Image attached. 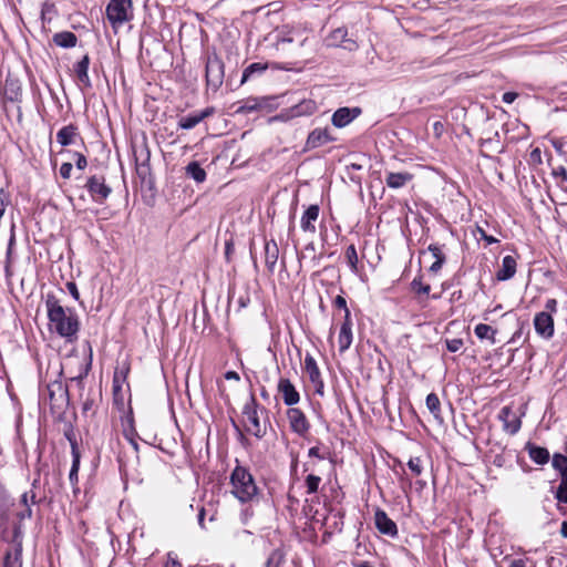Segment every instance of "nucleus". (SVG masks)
<instances>
[{
	"mask_svg": "<svg viewBox=\"0 0 567 567\" xmlns=\"http://www.w3.org/2000/svg\"><path fill=\"white\" fill-rule=\"evenodd\" d=\"M45 307L54 331L70 342L75 340L80 326L78 317L71 310L64 309L53 295L47 296Z\"/></svg>",
	"mask_w": 567,
	"mask_h": 567,
	"instance_id": "nucleus-1",
	"label": "nucleus"
},
{
	"mask_svg": "<svg viewBox=\"0 0 567 567\" xmlns=\"http://www.w3.org/2000/svg\"><path fill=\"white\" fill-rule=\"evenodd\" d=\"M230 484L233 486V494L241 503L251 501L257 494V486L252 475L249 471L240 465H237L230 475Z\"/></svg>",
	"mask_w": 567,
	"mask_h": 567,
	"instance_id": "nucleus-2",
	"label": "nucleus"
},
{
	"mask_svg": "<svg viewBox=\"0 0 567 567\" xmlns=\"http://www.w3.org/2000/svg\"><path fill=\"white\" fill-rule=\"evenodd\" d=\"M106 18L114 31L134 18L132 0H110L105 9Z\"/></svg>",
	"mask_w": 567,
	"mask_h": 567,
	"instance_id": "nucleus-3",
	"label": "nucleus"
},
{
	"mask_svg": "<svg viewBox=\"0 0 567 567\" xmlns=\"http://www.w3.org/2000/svg\"><path fill=\"white\" fill-rule=\"evenodd\" d=\"M257 408V401L255 396L251 395L243 408V415L245 419L244 426L246 432L252 434L257 439H262L266 435V427H262L260 424Z\"/></svg>",
	"mask_w": 567,
	"mask_h": 567,
	"instance_id": "nucleus-4",
	"label": "nucleus"
},
{
	"mask_svg": "<svg viewBox=\"0 0 567 567\" xmlns=\"http://www.w3.org/2000/svg\"><path fill=\"white\" fill-rule=\"evenodd\" d=\"M9 547L3 557L2 567H22V530L20 525H14Z\"/></svg>",
	"mask_w": 567,
	"mask_h": 567,
	"instance_id": "nucleus-5",
	"label": "nucleus"
},
{
	"mask_svg": "<svg viewBox=\"0 0 567 567\" xmlns=\"http://www.w3.org/2000/svg\"><path fill=\"white\" fill-rule=\"evenodd\" d=\"M52 413L62 414L69 406V390L62 381H53L47 386Z\"/></svg>",
	"mask_w": 567,
	"mask_h": 567,
	"instance_id": "nucleus-6",
	"label": "nucleus"
},
{
	"mask_svg": "<svg viewBox=\"0 0 567 567\" xmlns=\"http://www.w3.org/2000/svg\"><path fill=\"white\" fill-rule=\"evenodd\" d=\"M206 82L213 91H217L224 82V63L216 55H209L206 62Z\"/></svg>",
	"mask_w": 567,
	"mask_h": 567,
	"instance_id": "nucleus-7",
	"label": "nucleus"
},
{
	"mask_svg": "<svg viewBox=\"0 0 567 567\" xmlns=\"http://www.w3.org/2000/svg\"><path fill=\"white\" fill-rule=\"evenodd\" d=\"M84 187L87 189L93 202L103 204L112 193L103 175H92L86 179Z\"/></svg>",
	"mask_w": 567,
	"mask_h": 567,
	"instance_id": "nucleus-8",
	"label": "nucleus"
},
{
	"mask_svg": "<svg viewBox=\"0 0 567 567\" xmlns=\"http://www.w3.org/2000/svg\"><path fill=\"white\" fill-rule=\"evenodd\" d=\"M133 153H134V157H135L137 175L144 179L151 172V167H150L151 153H150V150H148L146 143H143L140 146H135L133 148Z\"/></svg>",
	"mask_w": 567,
	"mask_h": 567,
	"instance_id": "nucleus-9",
	"label": "nucleus"
},
{
	"mask_svg": "<svg viewBox=\"0 0 567 567\" xmlns=\"http://www.w3.org/2000/svg\"><path fill=\"white\" fill-rule=\"evenodd\" d=\"M534 327L537 334L544 339H550L554 336V319L547 311L536 313Z\"/></svg>",
	"mask_w": 567,
	"mask_h": 567,
	"instance_id": "nucleus-10",
	"label": "nucleus"
},
{
	"mask_svg": "<svg viewBox=\"0 0 567 567\" xmlns=\"http://www.w3.org/2000/svg\"><path fill=\"white\" fill-rule=\"evenodd\" d=\"M12 506L10 496L0 487V539L9 540L7 537L9 525V512Z\"/></svg>",
	"mask_w": 567,
	"mask_h": 567,
	"instance_id": "nucleus-11",
	"label": "nucleus"
},
{
	"mask_svg": "<svg viewBox=\"0 0 567 567\" xmlns=\"http://www.w3.org/2000/svg\"><path fill=\"white\" fill-rule=\"evenodd\" d=\"M287 417L289 420L290 427L295 433L301 436L308 433L310 424L301 410L290 408L287 411Z\"/></svg>",
	"mask_w": 567,
	"mask_h": 567,
	"instance_id": "nucleus-12",
	"label": "nucleus"
},
{
	"mask_svg": "<svg viewBox=\"0 0 567 567\" xmlns=\"http://www.w3.org/2000/svg\"><path fill=\"white\" fill-rule=\"evenodd\" d=\"M374 524L377 529L389 537L398 536L396 524L388 516V514L378 508L374 513Z\"/></svg>",
	"mask_w": 567,
	"mask_h": 567,
	"instance_id": "nucleus-13",
	"label": "nucleus"
},
{
	"mask_svg": "<svg viewBox=\"0 0 567 567\" xmlns=\"http://www.w3.org/2000/svg\"><path fill=\"white\" fill-rule=\"evenodd\" d=\"M498 419L503 422V429L511 435L516 434L520 426V419L513 412L509 406H504L499 411Z\"/></svg>",
	"mask_w": 567,
	"mask_h": 567,
	"instance_id": "nucleus-14",
	"label": "nucleus"
},
{
	"mask_svg": "<svg viewBox=\"0 0 567 567\" xmlns=\"http://www.w3.org/2000/svg\"><path fill=\"white\" fill-rule=\"evenodd\" d=\"M360 114V107H340L332 114L331 122L333 126L341 128L350 124Z\"/></svg>",
	"mask_w": 567,
	"mask_h": 567,
	"instance_id": "nucleus-15",
	"label": "nucleus"
},
{
	"mask_svg": "<svg viewBox=\"0 0 567 567\" xmlns=\"http://www.w3.org/2000/svg\"><path fill=\"white\" fill-rule=\"evenodd\" d=\"M278 392L282 395L284 403L288 406L297 404L300 400L299 392L289 379L281 378L279 380Z\"/></svg>",
	"mask_w": 567,
	"mask_h": 567,
	"instance_id": "nucleus-16",
	"label": "nucleus"
},
{
	"mask_svg": "<svg viewBox=\"0 0 567 567\" xmlns=\"http://www.w3.org/2000/svg\"><path fill=\"white\" fill-rule=\"evenodd\" d=\"M3 99L10 102H19L22 96V84L19 79L8 76L2 87Z\"/></svg>",
	"mask_w": 567,
	"mask_h": 567,
	"instance_id": "nucleus-17",
	"label": "nucleus"
},
{
	"mask_svg": "<svg viewBox=\"0 0 567 567\" xmlns=\"http://www.w3.org/2000/svg\"><path fill=\"white\" fill-rule=\"evenodd\" d=\"M213 113L214 107H206L203 111L193 112L186 116H182L178 121V126L183 130H192Z\"/></svg>",
	"mask_w": 567,
	"mask_h": 567,
	"instance_id": "nucleus-18",
	"label": "nucleus"
},
{
	"mask_svg": "<svg viewBox=\"0 0 567 567\" xmlns=\"http://www.w3.org/2000/svg\"><path fill=\"white\" fill-rule=\"evenodd\" d=\"M130 371L128 367H123L121 369H116L113 377V399L116 404L123 405L124 395L122 391V386L126 381L127 373Z\"/></svg>",
	"mask_w": 567,
	"mask_h": 567,
	"instance_id": "nucleus-19",
	"label": "nucleus"
},
{
	"mask_svg": "<svg viewBox=\"0 0 567 567\" xmlns=\"http://www.w3.org/2000/svg\"><path fill=\"white\" fill-rule=\"evenodd\" d=\"M338 343L340 352L348 350L352 343V322L350 310H347V316H344V321L341 324Z\"/></svg>",
	"mask_w": 567,
	"mask_h": 567,
	"instance_id": "nucleus-20",
	"label": "nucleus"
},
{
	"mask_svg": "<svg viewBox=\"0 0 567 567\" xmlns=\"http://www.w3.org/2000/svg\"><path fill=\"white\" fill-rule=\"evenodd\" d=\"M264 258L267 270L269 274H274L279 258V247L274 239L265 243Z\"/></svg>",
	"mask_w": 567,
	"mask_h": 567,
	"instance_id": "nucleus-21",
	"label": "nucleus"
},
{
	"mask_svg": "<svg viewBox=\"0 0 567 567\" xmlns=\"http://www.w3.org/2000/svg\"><path fill=\"white\" fill-rule=\"evenodd\" d=\"M332 141L334 138L330 135L328 128H316L308 135L307 147L317 148Z\"/></svg>",
	"mask_w": 567,
	"mask_h": 567,
	"instance_id": "nucleus-22",
	"label": "nucleus"
},
{
	"mask_svg": "<svg viewBox=\"0 0 567 567\" xmlns=\"http://www.w3.org/2000/svg\"><path fill=\"white\" fill-rule=\"evenodd\" d=\"M319 212H320V209H319L318 205H310L306 209V212L303 213L301 220H300L301 229L305 233H311V234L316 233L315 221L319 217Z\"/></svg>",
	"mask_w": 567,
	"mask_h": 567,
	"instance_id": "nucleus-23",
	"label": "nucleus"
},
{
	"mask_svg": "<svg viewBox=\"0 0 567 567\" xmlns=\"http://www.w3.org/2000/svg\"><path fill=\"white\" fill-rule=\"evenodd\" d=\"M516 266H517V262L513 256H511V255L505 256L502 260L501 268L496 272L497 280L505 281V280L513 278L516 272Z\"/></svg>",
	"mask_w": 567,
	"mask_h": 567,
	"instance_id": "nucleus-24",
	"label": "nucleus"
},
{
	"mask_svg": "<svg viewBox=\"0 0 567 567\" xmlns=\"http://www.w3.org/2000/svg\"><path fill=\"white\" fill-rule=\"evenodd\" d=\"M525 450L528 452L530 460L538 465L548 463L550 458L549 452L546 447L535 445L530 442L526 444Z\"/></svg>",
	"mask_w": 567,
	"mask_h": 567,
	"instance_id": "nucleus-25",
	"label": "nucleus"
},
{
	"mask_svg": "<svg viewBox=\"0 0 567 567\" xmlns=\"http://www.w3.org/2000/svg\"><path fill=\"white\" fill-rule=\"evenodd\" d=\"M78 137H80L78 127L73 124L63 126L56 133V141L62 146H68L75 143Z\"/></svg>",
	"mask_w": 567,
	"mask_h": 567,
	"instance_id": "nucleus-26",
	"label": "nucleus"
},
{
	"mask_svg": "<svg viewBox=\"0 0 567 567\" xmlns=\"http://www.w3.org/2000/svg\"><path fill=\"white\" fill-rule=\"evenodd\" d=\"M89 65H90V58L87 54H85L76 64L74 65V72L78 78V81L84 86V87H91V80L89 76Z\"/></svg>",
	"mask_w": 567,
	"mask_h": 567,
	"instance_id": "nucleus-27",
	"label": "nucleus"
},
{
	"mask_svg": "<svg viewBox=\"0 0 567 567\" xmlns=\"http://www.w3.org/2000/svg\"><path fill=\"white\" fill-rule=\"evenodd\" d=\"M413 179V175L408 172L389 173L385 177V183L390 188H401Z\"/></svg>",
	"mask_w": 567,
	"mask_h": 567,
	"instance_id": "nucleus-28",
	"label": "nucleus"
},
{
	"mask_svg": "<svg viewBox=\"0 0 567 567\" xmlns=\"http://www.w3.org/2000/svg\"><path fill=\"white\" fill-rule=\"evenodd\" d=\"M305 370L309 375V379L315 384L322 385L321 373L315 358L307 353L305 357Z\"/></svg>",
	"mask_w": 567,
	"mask_h": 567,
	"instance_id": "nucleus-29",
	"label": "nucleus"
},
{
	"mask_svg": "<svg viewBox=\"0 0 567 567\" xmlns=\"http://www.w3.org/2000/svg\"><path fill=\"white\" fill-rule=\"evenodd\" d=\"M53 42L61 48H73L76 45L78 37L70 31H63L53 35Z\"/></svg>",
	"mask_w": 567,
	"mask_h": 567,
	"instance_id": "nucleus-30",
	"label": "nucleus"
},
{
	"mask_svg": "<svg viewBox=\"0 0 567 567\" xmlns=\"http://www.w3.org/2000/svg\"><path fill=\"white\" fill-rule=\"evenodd\" d=\"M185 173L188 177L193 178L197 183H203L206 179V172L205 169L199 165L198 162H190L185 167Z\"/></svg>",
	"mask_w": 567,
	"mask_h": 567,
	"instance_id": "nucleus-31",
	"label": "nucleus"
},
{
	"mask_svg": "<svg viewBox=\"0 0 567 567\" xmlns=\"http://www.w3.org/2000/svg\"><path fill=\"white\" fill-rule=\"evenodd\" d=\"M317 104L312 100H303L292 107V113L296 116L311 115L316 112Z\"/></svg>",
	"mask_w": 567,
	"mask_h": 567,
	"instance_id": "nucleus-32",
	"label": "nucleus"
},
{
	"mask_svg": "<svg viewBox=\"0 0 567 567\" xmlns=\"http://www.w3.org/2000/svg\"><path fill=\"white\" fill-rule=\"evenodd\" d=\"M474 332L478 339H488L492 343H495L496 330H494L491 326L480 323L475 327Z\"/></svg>",
	"mask_w": 567,
	"mask_h": 567,
	"instance_id": "nucleus-33",
	"label": "nucleus"
},
{
	"mask_svg": "<svg viewBox=\"0 0 567 567\" xmlns=\"http://www.w3.org/2000/svg\"><path fill=\"white\" fill-rule=\"evenodd\" d=\"M426 408L434 415L435 419L440 417L441 402L435 393H430L426 396Z\"/></svg>",
	"mask_w": 567,
	"mask_h": 567,
	"instance_id": "nucleus-34",
	"label": "nucleus"
},
{
	"mask_svg": "<svg viewBox=\"0 0 567 567\" xmlns=\"http://www.w3.org/2000/svg\"><path fill=\"white\" fill-rule=\"evenodd\" d=\"M285 560V554L281 549H274L268 556L265 567H280Z\"/></svg>",
	"mask_w": 567,
	"mask_h": 567,
	"instance_id": "nucleus-35",
	"label": "nucleus"
},
{
	"mask_svg": "<svg viewBox=\"0 0 567 567\" xmlns=\"http://www.w3.org/2000/svg\"><path fill=\"white\" fill-rule=\"evenodd\" d=\"M64 436L70 442L72 456L80 455L75 433L71 424L65 426Z\"/></svg>",
	"mask_w": 567,
	"mask_h": 567,
	"instance_id": "nucleus-36",
	"label": "nucleus"
},
{
	"mask_svg": "<svg viewBox=\"0 0 567 567\" xmlns=\"http://www.w3.org/2000/svg\"><path fill=\"white\" fill-rule=\"evenodd\" d=\"M320 483H321L320 476L315 475V474H309L305 480V484L307 487V494L317 493L319 489Z\"/></svg>",
	"mask_w": 567,
	"mask_h": 567,
	"instance_id": "nucleus-37",
	"label": "nucleus"
},
{
	"mask_svg": "<svg viewBox=\"0 0 567 567\" xmlns=\"http://www.w3.org/2000/svg\"><path fill=\"white\" fill-rule=\"evenodd\" d=\"M346 35H347V30H346V29H343V28H338V29H336V30L331 33V39H333V40H338V41H340V40H341L342 42H348V43H349V45H344V48H346V49H349V50H353V49H355V48H357L355 42H354V41H352V40H346V39H344V38H346Z\"/></svg>",
	"mask_w": 567,
	"mask_h": 567,
	"instance_id": "nucleus-38",
	"label": "nucleus"
},
{
	"mask_svg": "<svg viewBox=\"0 0 567 567\" xmlns=\"http://www.w3.org/2000/svg\"><path fill=\"white\" fill-rule=\"evenodd\" d=\"M346 258L352 271L358 270V254L354 245H350L346 250Z\"/></svg>",
	"mask_w": 567,
	"mask_h": 567,
	"instance_id": "nucleus-39",
	"label": "nucleus"
},
{
	"mask_svg": "<svg viewBox=\"0 0 567 567\" xmlns=\"http://www.w3.org/2000/svg\"><path fill=\"white\" fill-rule=\"evenodd\" d=\"M266 65H262L260 63H251L250 65H248L244 72H243V78H241V83H245L252 73L255 72H261V71H265L266 70Z\"/></svg>",
	"mask_w": 567,
	"mask_h": 567,
	"instance_id": "nucleus-40",
	"label": "nucleus"
},
{
	"mask_svg": "<svg viewBox=\"0 0 567 567\" xmlns=\"http://www.w3.org/2000/svg\"><path fill=\"white\" fill-rule=\"evenodd\" d=\"M412 290L419 295H429L431 291L430 285H424L421 278H414L411 282Z\"/></svg>",
	"mask_w": 567,
	"mask_h": 567,
	"instance_id": "nucleus-41",
	"label": "nucleus"
},
{
	"mask_svg": "<svg viewBox=\"0 0 567 567\" xmlns=\"http://www.w3.org/2000/svg\"><path fill=\"white\" fill-rule=\"evenodd\" d=\"M553 467L559 472V474L561 472L565 471V468H567V456L563 455V454H559V453H556L554 454L553 456Z\"/></svg>",
	"mask_w": 567,
	"mask_h": 567,
	"instance_id": "nucleus-42",
	"label": "nucleus"
},
{
	"mask_svg": "<svg viewBox=\"0 0 567 567\" xmlns=\"http://www.w3.org/2000/svg\"><path fill=\"white\" fill-rule=\"evenodd\" d=\"M72 466H71V470H70V473H69V480L72 484H75L78 483V473H79V467H80V458H81V455H74L72 456Z\"/></svg>",
	"mask_w": 567,
	"mask_h": 567,
	"instance_id": "nucleus-43",
	"label": "nucleus"
},
{
	"mask_svg": "<svg viewBox=\"0 0 567 567\" xmlns=\"http://www.w3.org/2000/svg\"><path fill=\"white\" fill-rule=\"evenodd\" d=\"M37 503V494L33 489H30L28 492H24L21 495L20 504L27 508V506L34 505Z\"/></svg>",
	"mask_w": 567,
	"mask_h": 567,
	"instance_id": "nucleus-44",
	"label": "nucleus"
},
{
	"mask_svg": "<svg viewBox=\"0 0 567 567\" xmlns=\"http://www.w3.org/2000/svg\"><path fill=\"white\" fill-rule=\"evenodd\" d=\"M408 466L415 476L422 474L423 466L420 457H411L408 462Z\"/></svg>",
	"mask_w": 567,
	"mask_h": 567,
	"instance_id": "nucleus-45",
	"label": "nucleus"
},
{
	"mask_svg": "<svg viewBox=\"0 0 567 567\" xmlns=\"http://www.w3.org/2000/svg\"><path fill=\"white\" fill-rule=\"evenodd\" d=\"M445 344L450 352H457L463 348L464 342L462 339L455 338V339H447L445 341Z\"/></svg>",
	"mask_w": 567,
	"mask_h": 567,
	"instance_id": "nucleus-46",
	"label": "nucleus"
},
{
	"mask_svg": "<svg viewBox=\"0 0 567 567\" xmlns=\"http://www.w3.org/2000/svg\"><path fill=\"white\" fill-rule=\"evenodd\" d=\"M558 503L567 504V484H559L555 493Z\"/></svg>",
	"mask_w": 567,
	"mask_h": 567,
	"instance_id": "nucleus-47",
	"label": "nucleus"
},
{
	"mask_svg": "<svg viewBox=\"0 0 567 567\" xmlns=\"http://www.w3.org/2000/svg\"><path fill=\"white\" fill-rule=\"evenodd\" d=\"M73 157L75 159V166L79 169L82 171L87 166V159L82 153L75 152V153H73Z\"/></svg>",
	"mask_w": 567,
	"mask_h": 567,
	"instance_id": "nucleus-48",
	"label": "nucleus"
},
{
	"mask_svg": "<svg viewBox=\"0 0 567 567\" xmlns=\"http://www.w3.org/2000/svg\"><path fill=\"white\" fill-rule=\"evenodd\" d=\"M553 176L556 178H560L561 183H567V169L564 166H558L553 169Z\"/></svg>",
	"mask_w": 567,
	"mask_h": 567,
	"instance_id": "nucleus-49",
	"label": "nucleus"
},
{
	"mask_svg": "<svg viewBox=\"0 0 567 567\" xmlns=\"http://www.w3.org/2000/svg\"><path fill=\"white\" fill-rule=\"evenodd\" d=\"M429 251L435 258V260L442 259L445 260V255L442 252L441 248L436 245H430Z\"/></svg>",
	"mask_w": 567,
	"mask_h": 567,
	"instance_id": "nucleus-50",
	"label": "nucleus"
},
{
	"mask_svg": "<svg viewBox=\"0 0 567 567\" xmlns=\"http://www.w3.org/2000/svg\"><path fill=\"white\" fill-rule=\"evenodd\" d=\"M165 567H183L182 564L178 561L176 555L173 553L167 554V560L165 564Z\"/></svg>",
	"mask_w": 567,
	"mask_h": 567,
	"instance_id": "nucleus-51",
	"label": "nucleus"
},
{
	"mask_svg": "<svg viewBox=\"0 0 567 567\" xmlns=\"http://www.w3.org/2000/svg\"><path fill=\"white\" fill-rule=\"evenodd\" d=\"M72 168L73 166L71 163H63L60 167V175L65 179L70 178Z\"/></svg>",
	"mask_w": 567,
	"mask_h": 567,
	"instance_id": "nucleus-52",
	"label": "nucleus"
},
{
	"mask_svg": "<svg viewBox=\"0 0 567 567\" xmlns=\"http://www.w3.org/2000/svg\"><path fill=\"white\" fill-rule=\"evenodd\" d=\"M66 289L69 290L70 295L75 300L80 299V293H79V290H78V286H76V284L74 281H68L66 282Z\"/></svg>",
	"mask_w": 567,
	"mask_h": 567,
	"instance_id": "nucleus-53",
	"label": "nucleus"
},
{
	"mask_svg": "<svg viewBox=\"0 0 567 567\" xmlns=\"http://www.w3.org/2000/svg\"><path fill=\"white\" fill-rule=\"evenodd\" d=\"M31 516H32V508L30 506H27V508L24 507L23 509L17 512V518L20 522H22L25 518H31Z\"/></svg>",
	"mask_w": 567,
	"mask_h": 567,
	"instance_id": "nucleus-54",
	"label": "nucleus"
},
{
	"mask_svg": "<svg viewBox=\"0 0 567 567\" xmlns=\"http://www.w3.org/2000/svg\"><path fill=\"white\" fill-rule=\"evenodd\" d=\"M333 303L337 308L343 309L344 316H347V310H349V308L347 307V301L342 296H337Z\"/></svg>",
	"mask_w": 567,
	"mask_h": 567,
	"instance_id": "nucleus-55",
	"label": "nucleus"
},
{
	"mask_svg": "<svg viewBox=\"0 0 567 567\" xmlns=\"http://www.w3.org/2000/svg\"><path fill=\"white\" fill-rule=\"evenodd\" d=\"M14 244H16V235H14V226H12L11 236H10L9 244H8V249H7V259H8V261L10 260V257H11V254H12V248H13Z\"/></svg>",
	"mask_w": 567,
	"mask_h": 567,
	"instance_id": "nucleus-56",
	"label": "nucleus"
},
{
	"mask_svg": "<svg viewBox=\"0 0 567 567\" xmlns=\"http://www.w3.org/2000/svg\"><path fill=\"white\" fill-rule=\"evenodd\" d=\"M545 311L548 313H555L557 311V300L556 299H548L545 303Z\"/></svg>",
	"mask_w": 567,
	"mask_h": 567,
	"instance_id": "nucleus-57",
	"label": "nucleus"
},
{
	"mask_svg": "<svg viewBox=\"0 0 567 567\" xmlns=\"http://www.w3.org/2000/svg\"><path fill=\"white\" fill-rule=\"evenodd\" d=\"M291 42H293L292 37L285 35L282 32H280V34L278 35L276 45H277V49H279L281 45H284L286 43H291Z\"/></svg>",
	"mask_w": 567,
	"mask_h": 567,
	"instance_id": "nucleus-58",
	"label": "nucleus"
},
{
	"mask_svg": "<svg viewBox=\"0 0 567 567\" xmlns=\"http://www.w3.org/2000/svg\"><path fill=\"white\" fill-rule=\"evenodd\" d=\"M518 94L516 92H505L502 96V100L506 104L513 103L517 99Z\"/></svg>",
	"mask_w": 567,
	"mask_h": 567,
	"instance_id": "nucleus-59",
	"label": "nucleus"
},
{
	"mask_svg": "<svg viewBox=\"0 0 567 567\" xmlns=\"http://www.w3.org/2000/svg\"><path fill=\"white\" fill-rule=\"evenodd\" d=\"M257 106H258L257 103H251L248 101L238 110V112H251V111H255L257 109Z\"/></svg>",
	"mask_w": 567,
	"mask_h": 567,
	"instance_id": "nucleus-60",
	"label": "nucleus"
},
{
	"mask_svg": "<svg viewBox=\"0 0 567 567\" xmlns=\"http://www.w3.org/2000/svg\"><path fill=\"white\" fill-rule=\"evenodd\" d=\"M90 368H91V361L86 364V368H85V370H84V373H83V374H80V375H78V377H75V378H72L71 380H72V381H75L78 384H81V383H82V381H83V378L87 374V372H89Z\"/></svg>",
	"mask_w": 567,
	"mask_h": 567,
	"instance_id": "nucleus-61",
	"label": "nucleus"
},
{
	"mask_svg": "<svg viewBox=\"0 0 567 567\" xmlns=\"http://www.w3.org/2000/svg\"><path fill=\"white\" fill-rule=\"evenodd\" d=\"M444 261H445V260H442V259L435 260V261L431 265L430 270H431L432 272H437V271L442 268V266H443Z\"/></svg>",
	"mask_w": 567,
	"mask_h": 567,
	"instance_id": "nucleus-62",
	"label": "nucleus"
},
{
	"mask_svg": "<svg viewBox=\"0 0 567 567\" xmlns=\"http://www.w3.org/2000/svg\"><path fill=\"white\" fill-rule=\"evenodd\" d=\"M308 455L311 457H318L320 460L324 458L323 456L320 455L318 446H313V447L309 449Z\"/></svg>",
	"mask_w": 567,
	"mask_h": 567,
	"instance_id": "nucleus-63",
	"label": "nucleus"
},
{
	"mask_svg": "<svg viewBox=\"0 0 567 567\" xmlns=\"http://www.w3.org/2000/svg\"><path fill=\"white\" fill-rule=\"evenodd\" d=\"M508 567H526V561L524 559H514Z\"/></svg>",
	"mask_w": 567,
	"mask_h": 567,
	"instance_id": "nucleus-64",
	"label": "nucleus"
}]
</instances>
